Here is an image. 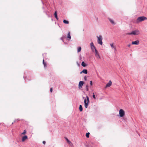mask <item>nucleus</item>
Wrapping results in <instances>:
<instances>
[{
  "label": "nucleus",
  "mask_w": 147,
  "mask_h": 147,
  "mask_svg": "<svg viewBox=\"0 0 147 147\" xmlns=\"http://www.w3.org/2000/svg\"><path fill=\"white\" fill-rule=\"evenodd\" d=\"M86 99L85 98L84 100V106L86 108H87L88 105V103L89 102V98L88 96H86Z\"/></svg>",
  "instance_id": "f257e3e1"
},
{
  "label": "nucleus",
  "mask_w": 147,
  "mask_h": 147,
  "mask_svg": "<svg viewBox=\"0 0 147 147\" xmlns=\"http://www.w3.org/2000/svg\"><path fill=\"white\" fill-rule=\"evenodd\" d=\"M147 19V18L146 17L144 16L139 17L137 18L136 22L138 23Z\"/></svg>",
  "instance_id": "f03ea898"
},
{
  "label": "nucleus",
  "mask_w": 147,
  "mask_h": 147,
  "mask_svg": "<svg viewBox=\"0 0 147 147\" xmlns=\"http://www.w3.org/2000/svg\"><path fill=\"white\" fill-rule=\"evenodd\" d=\"M140 34V32L138 30H135L132 31L131 33H129L127 34H134V35H138Z\"/></svg>",
  "instance_id": "7ed1b4c3"
},
{
  "label": "nucleus",
  "mask_w": 147,
  "mask_h": 147,
  "mask_svg": "<svg viewBox=\"0 0 147 147\" xmlns=\"http://www.w3.org/2000/svg\"><path fill=\"white\" fill-rule=\"evenodd\" d=\"M97 38H98V43L101 45L102 44V36L101 35H100L99 36H97Z\"/></svg>",
  "instance_id": "20e7f679"
},
{
  "label": "nucleus",
  "mask_w": 147,
  "mask_h": 147,
  "mask_svg": "<svg viewBox=\"0 0 147 147\" xmlns=\"http://www.w3.org/2000/svg\"><path fill=\"white\" fill-rule=\"evenodd\" d=\"M119 116L121 117H123L125 115V112L122 109H120L119 111Z\"/></svg>",
  "instance_id": "39448f33"
},
{
  "label": "nucleus",
  "mask_w": 147,
  "mask_h": 147,
  "mask_svg": "<svg viewBox=\"0 0 147 147\" xmlns=\"http://www.w3.org/2000/svg\"><path fill=\"white\" fill-rule=\"evenodd\" d=\"M95 55L96 57L98 59H100V57L99 55V53L97 50H95Z\"/></svg>",
  "instance_id": "423d86ee"
},
{
  "label": "nucleus",
  "mask_w": 147,
  "mask_h": 147,
  "mask_svg": "<svg viewBox=\"0 0 147 147\" xmlns=\"http://www.w3.org/2000/svg\"><path fill=\"white\" fill-rule=\"evenodd\" d=\"M84 84V82L83 81H80L78 85V88L79 89L81 88Z\"/></svg>",
  "instance_id": "0eeeda50"
},
{
  "label": "nucleus",
  "mask_w": 147,
  "mask_h": 147,
  "mask_svg": "<svg viewBox=\"0 0 147 147\" xmlns=\"http://www.w3.org/2000/svg\"><path fill=\"white\" fill-rule=\"evenodd\" d=\"M28 139V137L26 136H24L22 138V141L24 142L25 140Z\"/></svg>",
  "instance_id": "6e6552de"
},
{
  "label": "nucleus",
  "mask_w": 147,
  "mask_h": 147,
  "mask_svg": "<svg viewBox=\"0 0 147 147\" xmlns=\"http://www.w3.org/2000/svg\"><path fill=\"white\" fill-rule=\"evenodd\" d=\"M112 84V82L111 80H110L109 82L107 84L106 87H110Z\"/></svg>",
  "instance_id": "1a4fd4ad"
},
{
  "label": "nucleus",
  "mask_w": 147,
  "mask_h": 147,
  "mask_svg": "<svg viewBox=\"0 0 147 147\" xmlns=\"http://www.w3.org/2000/svg\"><path fill=\"white\" fill-rule=\"evenodd\" d=\"M132 44L133 45H138L139 44V41L137 40L135 41H133L132 42Z\"/></svg>",
  "instance_id": "9d476101"
},
{
  "label": "nucleus",
  "mask_w": 147,
  "mask_h": 147,
  "mask_svg": "<svg viewBox=\"0 0 147 147\" xmlns=\"http://www.w3.org/2000/svg\"><path fill=\"white\" fill-rule=\"evenodd\" d=\"M84 73L85 74H87L88 73L87 70V69H84L80 72V74Z\"/></svg>",
  "instance_id": "9b49d317"
},
{
  "label": "nucleus",
  "mask_w": 147,
  "mask_h": 147,
  "mask_svg": "<svg viewBox=\"0 0 147 147\" xmlns=\"http://www.w3.org/2000/svg\"><path fill=\"white\" fill-rule=\"evenodd\" d=\"M110 45L112 48L114 49V50H116V47H115L114 46L113 43H111V44H110Z\"/></svg>",
  "instance_id": "f8f14e48"
},
{
  "label": "nucleus",
  "mask_w": 147,
  "mask_h": 147,
  "mask_svg": "<svg viewBox=\"0 0 147 147\" xmlns=\"http://www.w3.org/2000/svg\"><path fill=\"white\" fill-rule=\"evenodd\" d=\"M109 20L110 21V22L112 24H115L116 23H115V22H114V21L113 20L111 19H109Z\"/></svg>",
  "instance_id": "ddd939ff"
},
{
  "label": "nucleus",
  "mask_w": 147,
  "mask_h": 147,
  "mask_svg": "<svg viewBox=\"0 0 147 147\" xmlns=\"http://www.w3.org/2000/svg\"><path fill=\"white\" fill-rule=\"evenodd\" d=\"M91 47V49L92 51L93 52H94V51H95V50H96L94 46H93V47Z\"/></svg>",
  "instance_id": "4468645a"
},
{
  "label": "nucleus",
  "mask_w": 147,
  "mask_h": 147,
  "mask_svg": "<svg viewBox=\"0 0 147 147\" xmlns=\"http://www.w3.org/2000/svg\"><path fill=\"white\" fill-rule=\"evenodd\" d=\"M67 38H69V39H68V40H70V39H71V36L69 32H68V33L67 35Z\"/></svg>",
  "instance_id": "2eb2a0df"
},
{
  "label": "nucleus",
  "mask_w": 147,
  "mask_h": 147,
  "mask_svg": "<svg viewBox=\"0 0 147 147\" xmlns=\"http://www.w3.org/2000/svg\"><path fill=\"white\" fill-rule=\"evenodd\" d=\"M81 65L83 67H86L87 66V65L84 62L82 61V63Z\"/></svg>",
  "instance_id": "dca6fc26"
},
{
  "label": "nucleus",
  "mask_w": 147,
  "mask_h": 147,
  "mask_svg": "<svg viewBox=\"0 0 147 147\" xmlns=\"http://www.w3.org/2000/svg\"><path fill=\"white\" fill-rule=\"evenodd\" d=\"M79 109L80 111H82L83 109L82 105H80L79 107Z\"/></svg>",
  "instance_id": "f3484780"
},
{
  "label": "nucleus",
  "mask_w": 147,
  "mask_h": 147,
  "mask_svg": "<svg viewBox=\"0 0 147 147\" xmlns=\"http://www.w3.org/2000/svg\"><path fill=\"white\" fill-rule=\"evenodd\" d=\"M54 15H55V18L57 20H58V17H57V12L56 11H55V13H54Z\"/></svg>",
  "instance_id": "a211bd4d"
},
{
  "label": "nucleus",
  "mask_w": 147,
  "mask_h": 147,
  "mask_svg": "<svg viewBox=\"0 0 147 147\" xmlns=\"http://www.w3.org/2000/svg\"><path fill=\"white\" fill-rule=\"evenodd\" d=\"M63 22L64 23L66 24H68L69 23V22L68 21L66 20H63Z\"/></svg>",
  "instance_id": "6ab92c4d"
},
{
  "label": "nucleus",
  "mask_w": 147,
  "mask_h": 147,
  "mask_svg": "<svg viewBox=\"0 0 147 147\" xmlns=\"http://www.w3.org/2000/svg\"><path fill=\"white\" fill-rule=\"evenodd\" d=\"M26 129L24 130V131L23 132L22 134V135H25L26 134Z\"/></svg>",
  "instance_id": "aec40b11"
},
{
  "label": "nucleus",
  "mask_w": 147,
  "mask_h": 147,
  "mask_svg": "<svg viewBox=\"0 0 147 147\" xmlns=\"http://www.w3.org/2000/svg\"><path fill=\"white\" fill-rule=\"evenodd\" d=\"M81 48L80 47H79L78 49V52H79L81 51Z\"/></svg>",
  "instance_id": "412c9836"
},
{
  "label": "nucleus",
  "mask_w": 147,
  "mask_h": 147,
  "mask_svg": "<svg viewBox=\"0 0 147 147\" xmlns=\"http://www.w3.org/2000/svg\"><path fill=\"white\" fill-rule=\"evenodd\" d=\"M89 135H90L89 133L88 132V133H86V137H87V138H89Z\"/></svg>",
  "instance_id": "4be33fe9"
},
{
  "label": "nucleus",
  "mask_w": 147,
  "mask_h": 147,
  "mask_svg": "<svg viewBox=\"0 0 147 147\" xmlns=\"http://www.w3.org/2000/svg\"><path fill=\"white\" fill-rule=\"evenodd\" d=\"M43 64L44 65V66H45V67H46V63L45 62H44V59H43Z\"/></svg>",
  "instance_id": "5701e85b"
},
{
  "label": "nucleus",
  "mask_w": 147,
  "mask_h": 147,
  "mask_svg": "<svg viewBox=\"0 0 147 147\" xmlns=\"http://www.w3.org/2000/svg\"><path fill=\"white\" fill-rule=\"evenodd\" d=\"M86 90L87 91H88L89 90L88 89V85H86Z\"/></svg>",
  "instance_id": "b1692460"
},
{
  "label": "nucleus",
  "mask_w": 147,
  "mask_h": 147,
  "mask_svg": "<svg viewBox=\"0 0 147 147\" xmlns=\"http://www.w3.org/2000/svg\"><path fill=\"white\" fill-rule=\"evenodd\" d=\"M90 47H93V46H94L93 43V42H91L90 43Z\"/></svg>",
  "instance_id": "393cba45"
},
{
  "label": "nucleus",
  "mask_w": 147,
  "mask_h": 147,
  "mask_svg": "<svg viewBox=\"0 0 147 147\" xmlns=\"http://www.w3.org/2000/svg\"><path fill=\"white\" fill-rule=\"evenodd\" d=\"M93 98L94 99H96L95 95H94V93H93Z\"/></svg>",
  "instance_id": "a878e982"
},
{
  "label": "nucleus",
  "mask_w": 147,
  "mask_h": 147,
  "mask_svg": "<svg viewBox=\"0 0 147 147\" xmlns=\"http://www.w3.org/2000/svg\"><path fill=\"white\" fill-rule=\"evenodd\" d=\"M65 139L66 140L67 143L69 141V140L67 139V138H65Z\"/></svg>",
  "instance_id": "bb28decb"
},
{
  "label": "nucleus",
  "mask_w": 147,
  "mask_h": 147,
  "mask_svg": "<svg viewBox=\"0 0 147 147\" xmlns=\"http://www.w3.org/2000/svg\"><path fill=\"white\" fill-rule=\"evenodd\" d=\"M90 85L91 86H92V81H91L90 82Z\"/></svg>",
  "instance_id": "cd10ccee"
},
{
  "label": "nucleus",
  "mask_w": 147,
  "mask_h": 147,
  "mask_svg": "<svg viewBox=\"0 0 147 147\" xmlns=\"http://www.w3.org/2000/svg\"><path fill=\"white\" fill-rule=\"evenodd\" d=\"M70 144H72V143L70 141L68 142Z\"/></svg>",
  "instance_id": "c85d7f7f"
},
{
  "label": "nucleus",
  "mask_w": 147,
  "mask_h": 147,
  "mask_svg": "<svg viewBox=\"0 0 147 147\" xmlns=\"http://www.w3.org/2000/svg\"><path fill=\"white\" fill-rule=\"evenodd\" d=\"M70 144H72V143L70 141L68 142Z\"/></svg>",
  "instance_id": "c756f323"
},
{
  "label": "nucleus",
  "mask_w": 147,
  "mask_h": 147,
  "mask_svg": "<svg viewBox=\"0 0 147 147\" xmlns=\"http://www.w3.org/2000/svg\"><path fill=\"white\" fill-rule=\"evenodd\" d=\"M52 91H53V88H50V92H52Z\"/></svg>",
  "instance_id": "7c9ffc66"
},
{
  "label": "nucleus",
  "mask_w": 147,
  "mask_h": 147,
  "mask_svg": "<svg viewBox=\"0 0 147 147\" xmlns=\"http://www.w3.org/2000/svg\"><path fill=\"white\" fill-rule=\"evenodd\" d=\"M84 79L85 80H86L87 79V78L86 76L84 77Z\"/></svg>",
  "instance_id": "2f4dec72"
},
{
  "label": "nucleus",
  "mask_w": 147,
  "mask_h": 147,
  "mask_svg": "<svg viewBox=\"0 0 147 147\" xmlns=\"http://www.w3.org/2000/svg\"><path fill=\"white\" fill-rule=\"evenodd\" d=\"M42 143H43L44 144H45V143H46V142L45 141H43V142H42Z\"/></svg>",
  "instance_id": "473e14b6"
},
{
  "label": "nucleus",
  "mask_w": 147,
  "mask_h": 147,
  "mask_svg": "<svg viewBox=\"0 0 147 147\" xmlns=\"http://www.w3.org/2000/svg\"><path fill=\"white\" fill-rule=\"evenodd\" d=\"M128 47H130V44H129V45H128Z\"/></svg>",
  "instance_id": "72a5a7b5"
}]
</instances>
